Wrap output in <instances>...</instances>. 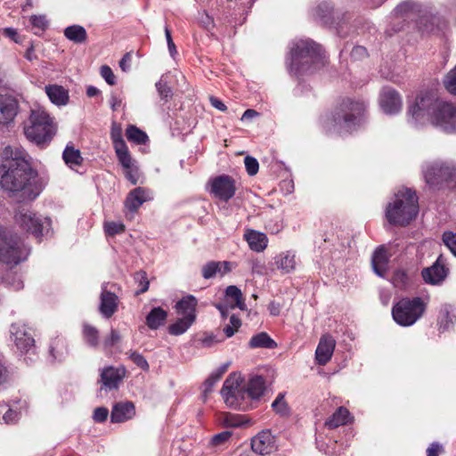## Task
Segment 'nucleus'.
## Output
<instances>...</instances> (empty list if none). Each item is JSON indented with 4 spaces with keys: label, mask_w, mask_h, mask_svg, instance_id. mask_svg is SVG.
I'll return each mask as SVG.
<instances>
[{
    "label": "nucleus",
    "mask_w": 456,
    "mask_h": 456,
    "mask_svg": "<svg viewBox=\"0 0 456 456\" xmlns=\"http://www.w3.org/2000/svg\"><path fill=\"white\" fill-rule=\"evenodd\" d=\"M367 107L364 102L346 98L339 103V111L345 114H361L366 111Z\"/></svg>",
    "instance_id": "32"
},
{
    "label": "nucleus",
    "mask_w": 456,
    "mask_h": 456,
    "mask_svg": "<svg viewBox=\"0 0 456 456\" xmlns=\"http://www.w3.org/2000/svg\"><path fill=\"white\" fill-rule=\"evenodd\" d=\"M417 8V4H415L411 1H405L396 6V8L395 9V12L396 15H404L409 12L416 11Z\"/></svg>",
    "instance_id": "52"
},
{
    "label": "nucleus",
    "mask_w": 456,
    "mask_h": 456,
    "mask_svg": "<svg viewBox=\"0 0 456 456\" xmlns=\"http://www.w3.org/2000/svg\"><path fill=\"white\" fill-rule=\"evenodd\" d=\"M444 83L451 94H456V67L446 75Z\"/></svg>",
    "instance_id": "48"
},
{
    "label": "nucleus",
    "mask_w": 456,
    "mask_h": 456,
    "mask_svg": "<svg viewBox=\"0 0 456 456\" xmlns=\"http://www.w3.org/2000/svg\"><path fill=\"white\" fill-rule=\"evenodd\" d=\"M232 269V264L231 262H209L202 267V276L205 279H211L214 276L219 274L224 276V274L231 272Z\"/></svg>",
    "instance_id": "24"
},
{
    "label": "nucleus",
    "mask_w": 456,
    "mask_h": 456,
    "mask_svg": "<svg viewBox=\"0 0 456 456\" xmlns=\"http://www.w3.org/2000/svg\"><path fill=\"white\" fill-rule=\"evenodd\" d=\"M251 449L259 455H270L277 450L276 438L269 429L262 430L251 439Z\"/></svg>",
    "instance_id": "12"
},
{
    "label": "nucleus",
    "mask_w": 456,
    "mask_h": 456,
    "mask_svg": "<svg viewBox=\"0 0 456 456\" xmlns=\"http://www.w3.org/2000/svg\"><path fill=\"white\" fill-rule=\"evenodd\" d=\"M105 232L110 236L122 233L125 231V225L121 222H105L104 223Z\"/></svg>",
    "instance_id": "46"
},
{
    "label": "nucleus",
    "mask_w": 456,
    "mask_h": 456,
    "mask_svg": "<svg viewBox=\"0 0 456 456\" xmlns=\"http://www.w3.org/2000/svg\"><path fill=\"white\" fill-rule=\"evenodd\" d=\"M447 275L445 267L437 260L432 266L422 271V277L427 283L436 285L442 282Z\"/></svg>",
    "instance_id": "23"
},
{
    "label": "nucleus",
    "mask_w": 456,
    "mask_h": 456,
    "mask_svg": "<svg viewBox=\"0 0 456 456\" xmlns=\"http://www.w3.org/2000/svg\"><path fill=\"white\" fill-rule=\"evenodd\" d=\"M20 412L12 409H8L3 416V419L6 424L14 423L18 420Z\"/></svg>",
    "instance_id": "61"
},
{
    "label": "nucleus",
    "mask_w": 456,
    "mask_h": 456,
    "mask_svg": "<svg viewBox=\"0 0 456 456\" xmlns=\"http://www.w3.org/2000/svg\"><path fill=\"white\" fill-rule=\"evenodd\" d=\"M408 112L410 114H418L419 112L456 114V107L450 102L435 100L428 94H419L409 102Z\"/></svg>",
    "instance_id": "9"
},
{
    "label": "nucleus",
    "mask_w": 456,
    "mask_h": 456,
    "mask_svg": "<svg viewBox=\"0 0 456 456\" xmlns=\"http://www.w3.org/2000/svg\"><path fill=\"white\" fill-rule=\"evenodd\" d=\"M83 334L84 338L89 345L93 346L98 345V330L94 327L90 326L88 324H85L83 329Z\"/></svg>",
    "instance_id": "45"
},
{
    "label": "nucleus",
    "mask_w": 456,
    "mask_h": 456,
    "mask_svg": "<svg viewBox=\"0 0 456 456\" xmlns=\"http://www.w3.org/2000/svg\"><path fill=\"white\" fill-rule=\"evenodd\" d=\"M422 172L426 183L430 186H441L456 181V166L453 164L440 161L426 163Z\"/></svg>",
    "instance_id": "10"
},
{
    "label": "nucleus",
    "mask_w": 456,
    "mask_h": 456,
    "mask_svg": "<svg viewBox=\"0 0 456 456\" xmlns=\"http://www.w3.org/2000/svg\"><path fill=\"white\" fill-rule=\"evenodd\" d=\"M419 211L418 198L414 191L400 189L386 209V217L394 225H407Z\"/></svg>",
    "instance_id": "4"
},
{
    "label": "nucleus",
    "mask_w": 456,
    "mask_h": 456,
    "mask_svg": "<svg viewBox=\"0 0 456 456\" xmlns=\"http://www.w3.org/2000/svg\"><path fill=\"white\" fill-rule=\"evenodd\" d=\"M392 281L395 287L403 288L409 282L410 275L403 270H396Z\"/></svg>",
    "instance_id": "47"
},
{
    "label": "nucleus",
    "mask_w": 456,
    "mask_h": 456,
    "mask_svg": "<svg viewBox=\"0 0 456 456\" xmlns=\"http://www.w3.org/2000/svg\"><path fill=\"white\" fill-rule=\"evenodd\" d=\"M379 107L387 114L398 113L403 108V100L400 94L391 87H383L379 98Z\"/></svg>",
    "instance_id": "14"
},
{
    "label": "nucleus",
    "mask_w": 456,
    "mask_h": 456,
    "mask_svg": "<svg viewBox=\"0 0 456 456\" xmlns=\"http://www.w3.org/2000/svg\"><path fill=\"white\" fill-rule=\"evenodd\" d=\"M273 411L281 416H288L290 412L289 407L284 399L282 394H279L276 399L272 403Z\"/></svg>",
    "instance_id": "43"
},
{
    "label": "nucleus",
    "mask_w": 456,
    "mask_h": 456,
    "mask_svg": "<svg viewBox=\"0 0 456 456\" xmlns=\"http://www.w3.org/2000/svg\"><path fill=\"white\" fill-rule=\"evenodd\" d=\"M135 415V407L132 402H119L113 405L110 420L113 423H122L133 419Z\"/></svg>",
    "instance_id": "19"
},
{
    "label": "nucleus",
    "mask_w": 456,
    "mask_h": 456,
    "mask_svg": "<svg viewBox=\"0 0 456 456\" xmlns=\"http://www.w3.org/2000/svg\"><path fill=\"white\" fill-rule=\"evenodd\" d=\"M443 447L438 443H433L427 450V456H439L442 452Z\"/></svg>",
    "instance_id": "64"
},
{
    "label": "nucleus",
    "mask_w": 456,
    "mask_h": 456,
    "mask_svg": "<svg viewBox=\"0 0 456 456\" xmlns=\"http://www.w3.org/2000/svg\"><path fill=\"white\" fill-rule=\"evenodd\" d=\"M157 90L159 92V96L162 99L167 100L172 96V90L167 86V84L164 81L163 78H161L157 84H156Z\"/></svg>",
    "instance_id": "56"
},
{
    "label": "nucleus",
    "mask_w": 456,
    "mask_h": 456,
    "mask_svg": "<svg viewBox=\"0 0 456 456\" xmlns=\"http://www.w3.org/2000/svg\"><path fill=\"white\" fill-rule=\"evenodd\" d=\"M58 130L57 123L51 116H28L23 122L26 138L37 146H46Z\"/></svg>",
    "instance_id": "5"
},
{
    "label": "nucleus",
    "mask_w": 456,
    "mask_h": 456,
    "mask_svg": "<svg viewBox=\"0 0 456 456\" xmlns=\"http://www.w3.org/2000/svg\"><path fill=\"white\" fill-rule=\"evenodd\" d=\"M223 422L227 427L238 428L244 426L248 420L245 416L229 413L224 415Z\"/></svg>",
    "instance_id": "44"
},
{
    "label": "nucleus",
    "mask_w": 456,
    "mask_h": 456,
    "mask_svg": "<svg viewBox=\"0 0 456 456\" xmlns=\"http://www.w3.org/2000/svg\"><path fill=\"white\" fill-rule=\"evenodd\" d=\"M118 307V297L104 288L101 294L100 312L106 318H110L116 312Z\"/></svg>",
    "instance_id": "25"
},
{
    "label": "nucleus",
    "mask_w": 456,
    "mask_h": 456,
    "mask_svg": "<svg viewBox=\"0 0 456 456\" xmlns=\"http://www.w3.org/2000/svg\"><path fill=\"white\" fill-rule=\"evenodd\" d=\"M0 186L10 196L33 200L42 191L37 173L31 168L25 152L18 147L5 146L0 151Z\"/></svg>",
    "instance_id": "1"
},
{
    "label": "nucleus",
    "mask_w": 456,
    "mask_h": 456,
    "mask_svg": "<svg viewBox=\"0 0 456 456\" xmlns=\"http://www.w3.org/2000/svg\"><path fill=\"white\" fill-rule=\"evenodd\" d=\"M362 116H338L336 122L339 123L340 127L338 129L339 133L352 132L355 129V126L360 123Z\"/></svg>",
    "instance_id": "37"
},
{
    "label": "nucleus",
    "mask_w": 456,
    "mask_h": 456,
    "mask_svg": "<svg viewBox=\"0 0 456 456\" xmlns=\"http://www.w3.org/2000/svg\"><path fill=\"white\" fill-rule=\"evenodd\" d=\"M350 419V413L345 407H339L332 416L325 422L329 428H336L346 424Z\"/></svg>",
    "instance_id": "34"
},
{
    "label": "nucleus",
    "mask_w": 456,
    "mask_h": 456,
    "mask_svg": "<svg viewBox=\"0 0 456 456\" xmlns=\"http://www.w3.org/2000/svg\"><path fill=\"white\" fill-rule=\"evenodd\" d=\"M101 76L104 78V80L110 86L116 84V77L112 71V69L107 66L103 65L101 67L100 70Z\"/></svg>",
    "instance_id": "58"
},
{
    "label": "nucleus",
    "mask_w": 456,
    "mask_h": 456,
    "mask_svg": "<svg viewBox=\"0 0 456 456\" xmlns=\"http://www.w3.org/2000/svg\"><path fill=\"white\" fill-rule=\"evenodd\" d=\"M13 125V116H0V134L10 131Z\"/></svg>",
    "instance_id": "57"
},
{
    "label": "nucleus",
    "mask_w": 456,
    "mask_h": 456,
    "mask_svg": "<svg viewBox=\"0 0 456 456\" xmlns=\"http://www.w3.org/2000/svg\"><path fill=\"white\" fill-rule=\"evenodd\" d=\"M64 35L69 40L77 44L84 43L87 37L85 28L79 25L67 27L64 30Z\"/></svg>",
    "instance_id": "36"
},
{
    "label": "nucleus",
    "mask_w": 456,
    "mask_h": 456,
    "mask_svg": "<svg viewBox=\"0 0 456 456\" xmlns=\"http://www.w3.org/2000/svg\"><path fill=\"white\" fill-rule=\"evenodd\" d=\"M167 314L160 307H154L147 315L146 322L149 328L156 330L164 324Z\"/></svg>",
    "instance_id": "35"
},
{
    "label": "nucleus",
    "mask_w": 456,
    "mask_h": 456,
    "mask_svg": "<svg viewBox=\"0 0 456 456\" xmlns=\"http://www.w3.org/2000/svg\"><path fill=\"white\" fill-rule=\"evenodd\" d=\"M30 21L32 26L39 31H44L48 27V20L45 15H33Z\"/></svg>",
    "instance_id": "53"
},
{
    "label": "nucleus",
    "mask_w": 456,
    "mask_h": 456,
    "mask_svg": "<svg viewBox=\"0 0 456 456\" xmlns=\"http://www.w3.org/2000/svg\"><path fill=\"white\" fill-rule=\"evenodd\" d=\"M197 299L192 296L184 297L175 305L177 314L196 319Z\"/></svg>",
    "instance_id": "28"
},
{
    "label": "nucleus",
    "mask_w": 456,
    "mask_h": 456,
    "mask_svg": "<svg viewBox=\"0 0 456 456\" xmlns=\"http://www.w3.org/2000/svg\"><path fill=\"white\" fill-rule=\"evenodd\" d=\"M109 415V411L105 407L96 408L94 411V419L96 422H103L107 419Z\"/></svg>",
    "instance_id": "60"
},
{
    "label": "nucleus",
    "mask_w": 456,
    "mask_h": 456,
    "mask_svg": "<svg viewBox=\"0 0 456 456\" xmlns=\"http://www.w3.org/2000/svg\"><path fill=\"white\" fill-rule=\"evenodd\" d=\"M418 26L422 33L436 34L445 28L446 23L437 15L425 13L419 17Z\"/></svg>",
    "instance_id": "18"
},
{
    "label": "nucleus",
    "mask_w": 456,
    "mask_h": 456,
    "mask_svg": "<svg viewBox=\"0 0 456 456\" xmlns=\"http://www.w3.org/2000/svg\"><path fill=\"white\" fill-rule=\"evenodd\" d=\"M274 264L283 273H289L296 268V256L290 251L282 252L275 257Z\"/></svg>",
    "instance_id": "29"
},
{
    "label": "nucleus",
    "mask_w": 456,
    "mask_h": 456,
    "mask_svg": "<svg viewBox=\"0 0 456 456\" xmlns=\"http://www.w3.org/2000/svg\"><path fill=\"white\" fill-rule=\"evenodd\" d=\"M129 358L133 361L134 364H136L139 368L143 370H149V363L146 359L137 352H130Z\"/></svg>",
    "instance_id": "54"
},
{
    "label": "nucleus",
    "mask_w": 456,
    "mask_h": 456,
    "mask_svg": "<svg viewBox=\"0 0 456 456\" xmlns=\"http://www.w3.org/2000/svg\"><path fill=\"white\" fill-rule=\"evenodd\" d=\"M132 61V53H126L119 61V67L124 72L130 70Z\"/></svg>",
    "instance_id": "62"
},
{
    "label": "nucleus",
    "mask_w": 456,
    "mask_h": 456,
    "mask_svg": "<svg viewBox=\"0 0 456 456\" xmlns=\"http://www.w3.org/2000/svg\"><path fill=\"white\" fill-rule=\"evenodd\" d=\"M210 104L220 112H224L227 110L226 105L218 98L210 96L209 97Z\"/></svg>",
    "instance_id": "63"
},
{
    "label": "nucleus",
    "mask_w": 456,
    "mask_h": 456,
    "mask_svg": "<svg viewBox=\"0 0 456 456\" xmlns=\"http://www.w3.org/2000/svg\"><path fill=\"white\" fill-rule=\"evenodd\" d=\"M427 302L421 297H404L392 308L395 322L403 327L413 325L424 314Z\"/></svg>",
    "instance_id": "6"
},
{
    "label": "nucleus",
    "mask_w": 456,
    "mask_h": 456,
    "mask_svg": "<svg viewBox=\"0 0 456 456\" xmlns=\"http://www.w3.org/2000/svg\"><path fill=\"white\" fill-rule=\"evenodd\" d=\"M18 110V102L12 97L0 98V113L1 114H16Z\"/></svg>",
    "instance_id": "41"
},
{
    "label": "nucleus",
    "mask_w": 456,
    "mask_h": 456,
    "mask_svg": "<svg viewBox=\"0 0 456 456\" xmlns=\"http://www.w3.org/2000/svg\"><path fill=\"white\" fill-rule=\"evenodd\" d=\"M127 160L122 161L118 159L119 163L125 169L126 178L132 183L136 184L139 181L140 173L139 168L136 165V161L131 157L130 153L127 152Z\"/></svg>",
    "instance_id": "31"
},
{
    "label": "nucleus",
    "mask_w": 456,
    "mask_h": 456,
    "mask_svg": "<svg viewBox=\"0 0 456 456\" xmlns=\"http://www.w3.org/2000/svg\"><path fill=\"white\" fill-rule=\"evenodd\" d=\"M336 341L330 335H323L315 350V361L319 365L327 364L332 357Z\"/></svg>",
    "instance_id": "17"
},
{
    "label": "nucleus",
    "mask_w": 456,
    "mask_h": 456,
    "mask_svg": "<svg viewBox=\"0 0 456 456\" xmlns=\"http://www.w3.org/2000/svg\"><path fill=\"white\" fill-rule=\"evenodd\" d=\"M28 255V249L22 241L11 232L0 228V262L6 265H18Z\"/></svg>",
    "instance_id": "8"
},
{
    "label": "nucleus",
    "mask_w": 456,
    "mask_h": 456,
    "mask_svg": "<svg viewBox=\"0 0 456 456\" xmlns=\"http://www.w3.org/2000/svg\"><path fill=\"white\" fill-rule=\"evenodd\" d=\"M62 159L69 167L80 166L83 161L80 151L75 149L72 143H69L65 147L62 152Z\"/></svg>",
    "instance_id": "33"
},
{
    "label": "nucleus",
    "mask_w": 456,
    "mask_h": 456,
    "mask_svg": "<svg viewBox=\"0 0 456 456\" xmlns=\"http://www.w3.org/2000/svg\"><path fill=\"white\" fill-rule=\"evenodd\" d=\"M443 241L451 252L456 256V232H445L443 234Z\"/></svg>",
    "instance_id": "50"
},
{
    "label": "nucleus",
    "mask_w": 456,
    "mask_h": 456,
    "mask_svg": "<svg viewBox=\"0 0 456 456\" xmlns=\"http://www.w3.org/2000/svg\"><path fill=\"white\" fill-rule=\"evenodd\" d=\"M324 65L321 47L310 41L299 40L290 49L289 72L298 76L310 74Z\"/></svg>",
    "instance_id": "3"
},
{
    "label": "nucleus",
    "mask_w": 456,
    "mask_h": 456,
    "mask_svg": "<svg viewBox=\"0 0 456 456\" xmlns=\"http://www.w3.org/2000/svg\"><path fill=\"white\" fill-rule=\"evenodd\" d=\"M224 368L221 373L212 374L202 385V397L206 400L208 395L212 392L214 386L220 380L221 375L225 371Z\"/></svg>",
    "instance_id": "42"
},
{
    "label": "nucleus",
    "mask_w": 456,
    "mask_h": 456,
    "mask_svg": "<svg viewBox=\"0 0 456 456\" xmlns=\"http://www.w3.org/2000/svg\"><path fill=\"white\" fill-rule=\"evenodd\" d=\"M10 333L11 338L20 351L28 352L33 347L34 339L23 325L20 323L12 324Z\"/></svg>",
    "instance_id": "16"
},
{
    "label": "nucleus",
    "mask_w": 456,
    "mask_h": 456,
    "mask_svg": "<svg viewBox=\"0 0 456 456\" xmlns=\"http://www.w3.org/2000/svg\"><path fill=\"white\" fill-rule=\"evenodd\" d=\"M45 92L50 101L56 105H66L69 102V92L61 86H47Z\"/></svg>",
    "instance_id": "27"
},
{
    "label": "nucleus",
    "mask_w": 456,
    "mask_h": 456,
    "mask_svg": "<svg viewBox=\"0 0 456 456\" xmlns=\"http://www.w3.org/2000/svg\"><path fill=\"white\" fill-rule=\"evenodd\" d=\"M244 164L249 175H255L258 172L259 165L256 159L247 156L244 159Z\"/></svg>",
    "instance_id": "55"
},
{
    "label": "nucleus",
    "mask_w": 456,
    "mask_h": 456,
    "mask_svg": "<svg viewBox=\"0 0 456 456\" xmlns=\"http://www.w3.org/2000/svg\"><path fill=\"white\" fill-rule=\"evenodd\" d=\"M195 322V318L182 316L168 328L169 333L175 336L183 334Z\"/></svg>",
    "instance_id": "38"
},
{
    "label": "nucleus",
    "mask_w": 456,
    "mask_h": 456,
    "mask_svg": "<svg viewBox=\"0 0 456 456\" xmlns=\"http://www.w3.org/2000/svg\"><path fill=\"white\" fill-rule=\"evenodd\" d=\"M244 239L248 242L249 248L255 252H263L268 245L266 234L253 229H248L245 232Z\"/></svg>",
    "instance_id": "21"
},
{
    "label": "nucleus",
    "mask_w": 456,
    "mask_h": 456,
    "mask_svg": "<svg viewBox=\"0 0 456 456\" xmlns=\"http://www.w3.org/2000/svg\"><path fill=\"white\" fill-rule=\"evenodd\" d=\"M126 135L129 141L137 144H143L148 140L147 134L134 126H129L126 128Z\"/></svg>",
    "instance_id": "40"
},
{
    "label": "nucleus",
    "mask_w": 456,
    "mask_h": 456,
    "mask_svg": "<svg viewBox=\"0 0 456 456\" xmlns=\"http://www.w3.org/2000/svg\"><path fill=\"white\" fill-rule=\"evenodd\" d=\"M236 191L235 181L228 175H220L210 183V192L216 198L227 201Z\"/></svg>",
    "instance_id": "13"
},
{
    "label": "nucleus",
    "mask_w": 456,
    "mask_h": 456,
    "mask_svg": "<svg viewBox=\"0 0 456 456\" xmlns=\"http://www.w3.org/2000/svg\"><path fill=\"white\" fill-rule=\"evenodd\" d=\"M232 436L231 431H223L212 436L210 440V444L215 447L221 446L224 444Z\"/></svg>",
    "instance_id": "49"
},
{
    "label": "nucleus",
    "mask_w": 456,
    "mask_h": 456,
    "mask_svg": "<svg viewBox=\"0 0 456 456\" xmlns=\"http://www.w3.org/2000/svg\"><path fill=\"white\" fill-rule=\"evenodd\" d=\"M110 136L113 141V145L118 159L126 161L127 152H129V151L122 138V128L120 125H118L116 123L112 124Z\"/></svg>",
    "instance_id": "22"
},
{
    "label": "nucleus",
    "mask_w": 456,
    "mask_h": 456,
    "mask_svg": "<svg viewBox=\"0 0 456 456\" xmlns=\"http://www.w3.org/2000/svg\"><path fill=\"white\" fill-rule=\"evenodd\" d=\"M225 302L231 308L246 309V304L241 290L234 286H228L225 289Z\"/></svg>",
    "instance_id": "26"
},
{
    "label": "nucleus",
    "mask_w": 456,
    "mask_h": 456,
    "mask_svg": "<svg viewBox=\"0 0 456 456\" xmlns=\"http://www.w3.org/2000/svg\"><path fill=\"white\" fill-rule=\"evenodd\" d=\"M5 282L14 290H20L23 288V281L21 277L17 273L8 274L5 278Z\"/></svg>",
    "instance_id": "51"
},
{
    "label": "nucleus",
    "mask_w": 456,
    "mask_h": 456,
    "mask_svg": "<svg viewBox=\"0 0 456 456\" xmlns=\"http://www.w3.org/2000/svg\"><path fill=\"white\" fill-rule=\"evenodd\" d=\"M388 258L383 248H378L372 256V268L375 273L384 277L387 272Z\"/></svg>",
    "instance_id": "30"
},
{
    "label": "nucleus",
    "mask_w": 456,
    "mask_h": 456,
    "mask_svg": "<svg viewBox=\"0 0 456 456\" xmlns=\"http://www.w3.org/2000/svg\"><path fill=\"white\" fill-rule=\"evenodd\" d=\"M15 221L21 230L33 234L37 238L48 235L52 229L50 217L24 207L16 212Z\"/></svg>",
    "instance_id": "7"
},
{
    "label": "nucleus",
    "mask_w": 456,
    "mask_h": 456,
    "mask_svg": "<svg viewBox=\"0 0 456 456\" xmlns=\"http://www.w3.org/2000/svg\"><path fill=\"white\" fill-rule=\"evenodd\" d=\"M408 123L417 129L430 124L445 133H456V116H410Z\"/></svg>",
    "instance_id": "11"
},
{
    "label": "nucleus",
    "mask_w": 456,
    "mask_h": 456,
    "mask_svg": "<svg viewBox=\"0 0 456 456\" xmlns=\"http://www.w3.org/2000/svg\"><path fill=\"white\" fill-rule=\"evenodd\" d=\"M135 281L141 286L139 293H144L149 289V281L144 272H138L134 275Z\"/></svg>",
    "instance_id": "59"
},
{
    "label": "nucleus",
    "mask_w": 456,
    "mask_h": 456,
    "mask_svg": "<svg viewBox=\"0 0 456 456\" xmlns=\"http://www.w3.org/2000/svg\"><path fill=\"white\" fill-rule=\"evenodd\" d=\"M126 376V369L123 366H107L100 370L101 389H117Z\"/></svg>",
    "instance_id": "15"
},
{
    "label": "nucleus",
    "mask_w": 456,
    "mask_h": 456,
    "mask_svg": "<svg viewBox=\"0 0 456 456\" xmlns=\"http://www.w3.org/2000/svg\"><path fill=\"white\" fill-rule=\"evenodd\" d=\"M151 199V192L142 187L131 191L125 201V206L130 211H136L145 201Z\"/></svg>",
    "instance_id": "20"
},
{
    "label": "nucleus",
    "mask_w": 456,
    "mask_h": 456,
    "mask_svg": "<svg viewBox=\"0 0 456 456\" xmlns=\"http://www.w3.org/2000/svg\"><path fill=\"white\" fill-rule=\"evenodd\" d=\"M265 382L263 377L252 375L244 379L240 373H231L221 389L225 404L234 410L248 411L264 395Z\"/></svg>",
    "instance_id": "2"
},
{
    "label": "nucleus",
    "mask_w": 456,
    "mask_h": 456,
    "mask_svg": "<svg viewBox=\"0 0 456 456\" xmlns=\"http://www.w3.org/2000/svg\"><path fill=\"white\" fill-rule=\"evenodd\" d=\"M249 346L252 348H273L276 346V343L265 332H261L251 338Z\"/></svg>",
    "instance_id": "39"
}]
</instances>
